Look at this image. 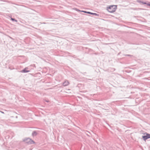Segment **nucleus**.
Returning <instances> with one entry per match:
<instances>
[{"mask_svg":"<svg viewBox=\"0 0 150 150\" xmlns=\"http://www.w3.org/2000/svg\"><path fill=\"white\" fill-rule=\"evenodd\" d=\"M117 8V6L116 5H112L109 6L107 8L108 11L111 13L114 12Z\"/></svg>","mask_w":150,"mask_h":150,"instance_id":"f257e3e1","label":"nucleus"},{"mask_svg":"<svg viewBox=\"0 0 150 150\" xmlns=\"http://www.w3.org/2000/svg\"><path fill=\"white\" fill-rule=\"evenodd\" d=\"M23 142L28 144H34L35 143V142L29 138H25L23 139Z\"/></svg>","mask_w":150,"mask_h":150,"instance_id":"f03ea898","label":"nucleus"},{"mask_svg":"<svg viewBox=\"0 0 150 150\" xmlns=\"http://www.w3.org/2000/svg\"><path fill=\"white\" fill-rule=\"evenodd\" d=\"M146 135H143L142 136V138L144 141H146L148 139L150 138V134L146 133Z\"/></svg>","mask_w":150,"mask_h":150,"instance_id":"7ed1b4c3","label":"nucleus"},{"mask_svg":"<svg viewBox=\"0 0 150 150\" xmlns=\"http://www.w3.org/2000/svg\"><path fill=\"white\" fill-rule=\"evenodd\" d=\"M77 9L76 10L77 11H81V12H83L85 13L90 14H91V15H95V16H99V15L98 14H97L96 13H91L90 12L86 11H80V10H79V9Z\"/></svg>","mask_w":150,"mask_h":150,"instance_id":"20e7f679","label":"nucleus"},{"mask_svg":"<svg viewBox=\"0 0 150 150\" xmlns=\"http://www.w3.org/2000/svg\"><path fill=\"white\" fill-rule=\"evenodd\" d=\"M28 69V68L27 67H26L24 69H23L21 71V72H22V73H27V72H29L30 71V70H26V69Z\"/></svg>","mask_w":150,"mask_h":150,"instance_id":"39448f33","label":"nucleus"},{"mask_svg":"<svg viewBox=\"0 0 150 150\" xmlns=\"http://www.w3.org/2000/svg\"><path fill=\"white\" fill-rule=\"evenodd\" d=\"M69 83L68 81H65L63 83V85L64 86H67L69 84Z\"/></svg>","mask_w":150,"mask_h":150,"instance_id":"423d86ee","label":"nucleus"},{"mask_svg":"<svg viewBox=\"0 0 150 150\" xmlns=\"http://www.w3.org/2000/svg\"><path fill=\"white\" fill-rule=\"evenodd\" d=\"M38 134L37 132L35 131H34L32 133V136L33 137L36 136Z\"/></svg>","mask_w":150,"mask_h":150,"instance_id":"0eeeda50","label":"nucleus"},{"mask_svg":"<svg viewBox=\"0 0 150 150\" xmlns=\"http://www.w3.org/2000/svg\"><path fill=\"white\" fill-rule=\"evenodd\" d=\"M11 20L13 21H14L16 22H17V21L14 18H11Z\"/></svg>","mask_w":150,"mask_h":150,"instance_id":"6e6552de","label":"nucleus"},{"mask_svg":"<svg viewBox=\"0 0 150 150\" xmlns=\"http://www.w3.org/2000/svg\"><path fill=\"white\" fill-rule=\"evenodd\" d=\"M125 56H132V55H130V54H126L125 55Z\"/></svg>","mask_w":150,"mask_h":150,"instance_id":"1a4fd4ad","label":"nucleus"},{"mask_svg":"<svg viewBox=\"0 0 150 150\" xmlns=\"http://www.w3.org/2000/svg\"><path fill=\"white\" fill-rule=\"evenodd\" d=\"M147 5L150 6V2H149V3H148L147 4Z\"/></svg>","mask_w":150,"mask_h":150,"instance_id":"9d476101","label":"nucleus"},{"mask_svg":"<svg viewBox=\"0 0 150 150\" xmlns=\"http://www.w3.org/2000/svg\"><path fill=\"white\" fill-rule=\"evenodd\" d=\"M138 2H139V3H141L142 2V1L140 0H139L138 1Z\"/></svg>","mask_w":150,"mask_h":150,"instance_id":"9b49d317","label":"nucleus"},{"mask_svg":"<svg viewBox=\"0 0 150 150\" xmlns=\"http://www.w3.org/2000/svg\"><path fill=\"white\" fill-rule=\"evenodd\" d=\"M148 3H146V2H144V3H143V4H146L147 5V4Z\"/></svg>","mask_w":150,"mask_h":150,"instance_id":"f8f14e48","label":"nucleus"},{"mask_svg":"<svg viewBox=\"0 0 150 150\" xmlns=\"http://www.w3.org/2000/svg\"><path fill=\"white\" fill-rule=\"evenodd\" d=\"M144 2L142 1V2L141 3H142V4H143V3H144Z\"/></svg>","mask_w":150,"mask_h":150,"instance_id":"ddd939ff","label":"nucleus"},{"mask_svg":"<svg viewBox=\"0 0 150 150\" xmlns=\"http://www.w3.org/2000/svg\"><path fill=\"white\" fill-rule=\"evenodd\" d=\"M1 112L2 113H4V112H3L1 111Z\"/></svg>","mask_w":150,"mask_h":150,"instance_id":"4468645a","label":"nucleus"},{"mask_svg":"<svg viewBox=\"0 0 150 150\" xmlns=\"http://www.w3.org/2000/svg\"><path fill=\"white\" fill-rule=\"evenodd\" d=\"M46 102H49V101H46Z\"/></svg>","mask_w":150,"mask_h":150,"instance_id":"2eb2a0df","label":"nucleus"}]
</instances>
